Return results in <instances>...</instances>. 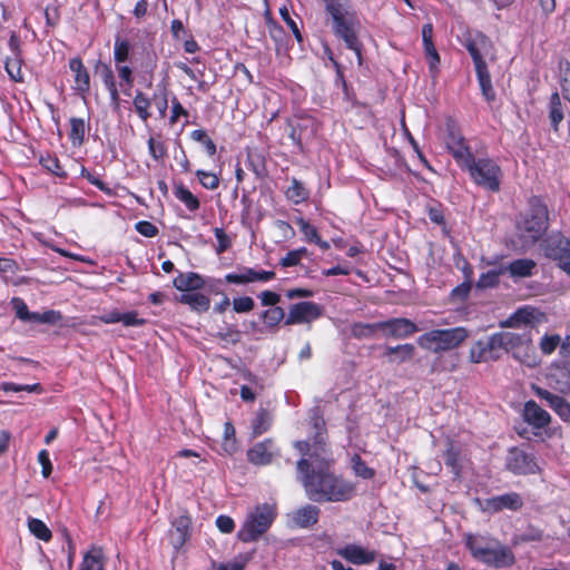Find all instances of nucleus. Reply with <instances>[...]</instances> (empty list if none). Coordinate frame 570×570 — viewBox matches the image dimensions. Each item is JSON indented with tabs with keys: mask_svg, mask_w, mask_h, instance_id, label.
Segmentation results:
<instances>
[{
	"mask_svg": "<svg viewBox=\"0 0 570 570\" xmlns=\"http://www.w3.org/2000/svg\"><path fill=\"white\" fill-rule=\"evenodd\" d=\"M444 142L458 167L466 171L471 180L479 187L498 193L501 189L503 170L491 157L475 158L459 125L453 119L445 122Z\"/></svg>",
	"mask_w": 570,
	"mask_h": 570,
	"instance_id": "1",
	"label": "nucleus"
},
{
	"mask_svg": "<svg viewBox=\"0 0 570 570\" xmlns=\"http://www.w3.org/2000/svg\"><path fill=\"white\" fill-rule=\"evenodd\" d=\"M332 459L324 458L320 463L302 458L296 463L306 497L314 502H346L355 495L352 482L333 472Z\"/></svg>",
	"mask_w": 570,
	"mask_h": 570,
	"instance_id": "2",
	"label": "nucleus"
},
{
	"mask_svg": "<svg viewBox=\"0 0 570 570\" xmlns=\"http://www.w3.org/2000/svg\"><path fill=\"white\" fill-rule=\"evenodd\" d=\"M112 57L119 78L118 88L126 96L131 95L135 83V69L150 78L157 69L158 57L151 47L142 45L138 48L132 46L129 39L121 36L115 38Z\"/></svg>",
	"mask_w": 570,
	"mask_h": 570,
	"instance_id": "3",
	"label": "nucleus"
},
{
	"mask_svg": "<svg viewBox=\"0 0 570 570\" xmlns=\"http://www.w3.org/2000/svg\"><path fill=\"white\" fill-rule=\"evenodd\" d=\"M324 6L325 22L333 36L352 50L362 63L363 42L360 39L362 22L351 0H321Z\"/></svg>",
	"mask_w": 570,
	"mask_h": 570,
	"instance_id": "4",
	"label": "nucleus"
},
{
	"mask_svg": "<svg viewBox=\"0 0 570 570\" xmlns=\"http://www.w3.org/2000/svg\"><path fill=\"white\" fill-rule=\"evenodd\" d=\"M463 542L472 559L488 567L502 569L515 562L511 548L489 533H464Z\"/></svg>",
	"mask_w": 570,
	"mask_h": 570,
	"instance_id": "5",
	"label": "nucleus"
},
{
	"mask_svg": "<svg viewBox=\"0 0 570 570\" xmlns=\"http://www.w3.org/2000/svg\"><path fill=\"white\" fill-rule=\"evenodd\" d=\"M549 227V210L546 203L539 198L530 199L529 209L520 215L515 224V238L521 249L534 246Z\"/></svg>",
	"mask_w": 570,
	"mask_h": 570,
	"instance_id": "6",
	"label": "nucleus"
},
{
	"mask_svg": "<svg viewBox=\"0 0 570 570\" xmlns=\"http://www.w3.org/2000/svg\"><path fill=\"white\" fill-rule=\"evenodd\" d=\"M469 337V331L463 326L443 330H431L417 337V345L433 353L458 348Z\"/></svg>",
	"mask_w": 570,
	"mask_h": 570,
	"instance_id": "7",
	"label": "nucleus"
},
{
	"mask_svg": "<svg viewBox=\"0 0 570 570\" xmlns=\"http://www.w3.org/2000/svg\"><path fill=\"white\" fill-rule=\"evenodd\" d=\"M274 509L264 503L257 505L253 512H250L238 531V539L242 542H254L259 539L272 525L275 519Z\"/></svg>",
	"mask_w": 570,
	"mask_h": 570,
	"instance_id": "8",
	"label": "nucleus"
},
{
	"mask_svg": "<svg viewBox=\"0 0 570 570\" xmlns=\"http://www.w3.org/2000/svg\"><path fill=\"white\" fill-rule=\"evenodd\" d=\"M521 416L523 421L531 426V431L525 426H515V432L520 438L528 441L531 440V435L541 438L542 431L548 428L552 421L550 413L533 400H529L524 403Z\"/></svg>",
	"mask_w": 570,
	"mask_h": 570,
	"instance_id": "9",
	"label": "nucleus"
},
{
	"mask_svg": "<svg viewBox=\"0 0 570 570\" xmlns=\"http://www.w3.org/2000/svg\"><path fill=\"white\" fill-rule=\"evenodd\" d=\"M504 466L514 475H530L540 472L535 455L520 446H512L508 450Z\"/></svg>",
	"mask_w": 570,
	"mask_h": 570,
	"instance_id": "10",
	"label": "nucleus"
},
{
	"mask_svg": "<svg viewBox=\"0 0 570 570\" xmlns=\"http://www.w3.org/2000/svg\"><path fill=\"white\" fill-rule=\"evenodd\" d=\"M294 448L303 455L307 456L312 464L320 463L324 458L331 459V451L327 445V431L313 432L311 440L296 441Z\"/></svg>",
	"mask_w": 570,
	"mask_h": 570,
	"instance_id": "11",
	"label": "nucleus"
},
{
	"mask_svg": "<svg viewBox=\"0 0 570 570\" xmlns=\"http://www.w3.org/2000/svg\"><path fill=\"white\" fill-rule=\"evenodd\" d=\"M8 47L11 55L8 56L4 60V70L11 81L22 83L24 82V75L22 72L24 59L21 50L20 38L16 32L11 33L8 41Z\"/></svg>",
	"mask_w": 570,
	"mask_h": 570,
	"instance_id": "12",
	"label": "nucleus"
},
{
	"mask_svg": "<svg viewBox=\"0 0 570 570\" xmlns=\"http://www.w3.org/2000/svg\"><path fill=\"white\" fill-rule=\"evenodd\" d=\"M501 357V347L495 334L485 340L474 342L469 351V361L473 364L498 361Z\"/></svg>",
	"mask_w": 570,
	"mask_h": 570,
	"instance_id": "13",
	"label": "nucleus"
},
{
	"mask_svg": "<svg viewBox=\"0 0 570 570\" xmlns=\"http://www.w3.org/2000/svg\"><path fill=\"white\" fill-rule=\"evenodd\" d=\"M481 511L499 513L503 510L519 511L523 507V499L518 492H509L501 495L476 500Z\"/></svg>",
	"mask_w": 570,
	"mask_h": 570,
	"instance_id": "14",
	"label": "nucleus"
},
{
	"mask_svg": "<svg viewBox=\"0 0 570 570\" xmlns=\"http://www.w3.org/2000/svg\"><path fill=\"white\" fill-rule=\"evenodd\" d=\"M444 464L453 474L455 480L461 479L464 464L470 458L463 446L452 439H448L445 450L442 453Z\"/></svg>",
	"mask_w": 570,
	"mask_h": 570,
	"instance_id": "15",
	"label": "nucleus"
},
{
	"mask_svg": "<svg viewBox=\"0 0 570 570\" xmlns=\"http://www.w3.org/2000/svg\"><path fill=\"white\" fill-rule=\"evenodd\" d=\"M322 314L323 307L320 304L312 301L299 302L289 307L284 325L311 323L320 318Z\"/></svg>",
	"mask_w": 570,
	"mask_h": 570,
	"instance_id": "16",
	"label": "nucleus"
},
{
	"mask_svg": "<svg viewBox=\"0 0 570 570\" xmlns=\"http://www.w3.org/2000/svg\"><path fill=\"white\" fill-rule=\"evenodd\" d=\"M276 277L274 271H256L252 267L240 266L238 272L228 273L224 279L228 284L245 285L249 283H266Z\"/></svg>",
	"mask_w": 570,
	"mask_h": 570,
	"instance_id": "17",
	"label": "nucleus"
},
{
	"mask_svg": "<svg viewBox=\"0 0 570 570\" xmlns=\"http://www.w3.org/2000/svg\"><path fill=\"white\" fill-rule=\"evenodd\" d=\"M69 70L73 76V92L86 99L90 92L91 78L88 68L85 66L82 59L77 56L69 59Z\"/></svg>",
	"mask_w": 570,
	"mask_h": 570,
	"instance_id": "18",
	"label": "nucleus"
},
{
	"mask_svg": "<svg viewBox=\"0 0 570 570\" xmlns=\"http://www.w3.org/2000/svg\"><path fill=\"white\" fill-rule=\"evenodd\" d=\"M546 256L558 263V266L570 275V238L559 236L548 242Z\"/></svg>",
	"mask_w": 570,
	"mask_h": 570,
	"instance_id": "19",
	"label": "nucleus"
},
{
	"mask_svg": "<svg viewBox=\"0 0 570 570\" xmlns=\"http://www.w3.org/2000/svg\"><path fill=\"white\" fill-rule=\"evenodd\" d=\"M379 327L386 337L406 338L419 332L417 325L405 317H394L379 322Z\"/></svg>",
	"mask_w": 570,
	"mask_h": 570,
	"instance_id": "20",
	"label": "nucleus"
},
{
	"mask_svg": "<svg viewBox=\"0 0 570 570\" xmlns=\"http://www.w3.org/2000/svg\"><path fill=\"white\" fill-rule=\"evenodd\" d=\"M275 441L271 438L252 445L246 452L247 461L257 466L268 465L277 454Z\"/></svg>",
	"mask_w": 570,
	"mask_h": 570,
	"instance_id": "21",
	"label": "nucleus"
},
{
	"mask_svg": "<svg viewBox=\"0 0 570 570\" xmlns=\"http://www.w3.org/2000/svg\"><path fill=\"white\" fill-rule=\"evenodd\" d=\"M549 385L563 395H570V362L562 361L550 366Z\"/></svg>",
	"mask_w": 570,
	"mask_h": 570,
	"instance_id": "22",
	"label": "nucleus"
},
{
	"mask_svg": "<svg viewBox=\"0 0 570 570\" xmlns=\"http://www.w3.org/2000/svg\"><path fill=\"white\" fill-rule=\"evenodd\" d=\"M95 72L100 77L104 87L109 94L110 101L118 106L120 101V90L116 81L115 71L109 62L97 60L94 66Z\"/></svg>",
	"mask_w": 570,
	"mask_h": 570,
	"instance_id": "23",
	"label": "nucleus"
},
{
	"mask_svg": "<svg viewBox=\"0 0 570 570\" xmlns=\"http://www.w3.org/2000/svg\"><path fill=\"white\" fill-rule=\"evenodd\" d=\"M538 397L546 401L549 407L560 417L561 421L570 423V402L562 395L554 394L542 387H534Z\"/></svg>",
	"mask_w": 570,
	"mask_h": 570,
	"instance_id": "24",
	"label": "nucleus"
},
{
	"mask_svg": "<svg viewBox=\"0 0 570 570\" xmlns=\"http://www.w3.org/2000/svg\"><path fill=\"white\" fill-rule=\"evenodd\" d=\"M171 542L175 548H181L190 537L191 518L187 511L171 522Z\"/></svg>",
	"mask_w": 570,
	"mask_h": 570,
	"instance_id": "25",
	"label": "nucleus"
},
{
	"mask_svg": "<svg viewBox=\"0 0 570 570\" xmlns=\"http://www.w3.org/2000/svg\"><path fill=\"white\" fill-rule=\"evenodd\" d=\"M490 46V39L481 32H479L475 38H470L465 41L464 47L470 53L475 69L487 66L482 51L487 50Z\"/></svg>",
	"mask_w": 570,
	"mask_h": 570,
	"instance_id": "26",
	"label": "nucleus"
},
{
	"mask_svg": "<svg viewBox=\"0 0 570 570\" xmlns=\"http://www.w3.org/2000/svg\"><path fill=\"white\" fill-rule=\"evenodd\" d=\"M340 554L353 564H370L376 558V552L367 550L357 544H347L341 551Z\"/></svg>",
	"mask_w": 570,
	"mask_h": 570,
	"instance_id": "27",
	"label": "nucleus"
},
{
	"mask_svg": "<svg viewBox=\"0 0 570 570\" xmlns=\"http://www.w3.org/2000/svg\"><path fill=\"white\" fill-rule=\"evenodd\" d=\"M321 510L313 504H305L292 514V520L297 528L308 529L318 522Z\"/></svg>",
	"mask_w": 570,
	"mask_h": 570,
	"instance_id": "28",
	"label": "nucleus"
},
{
	"mask_svg": "<svg viewBox=\"0 0 570 570\" xmlns=\"http://www.w3.org/2000/svg\"><path fill=\"white\" fill-rule=\"evenodd\" d=\"M174 287L184 293L197 292L205 286L203 276L195 272L179 273L173 281Z\"/></svg>",
	"mask_w": 570,
	"mask_h": 570,
	"instance_id": "29",
	"label": "nucleus"
},
{
	"mask_svg": "<svg viewBox=\"0 0 570 570\" xmlns=\"http://www.w3.org/2000/svg\"><path fill=\"white\" fill-rule=\"evenodd\" d=\"M106 557L104 549L99 546H92L82 558L79 570H105Z\"/></svg>",
	"mask_w": 570,
	"mask_h": 570,
	"instance_id": "30",
	"label": "nucleus"
},
{
	"mask_svg": "<svg viewBox=\"0 0 570 570\" xmlns=\"http://www.w3.org/2000/svg\"><path fill=\"white\" fill-rule=\"evenodd\" d=\"M502 267L504 273L508 272L513 278H525L533 275L537 263L531 258H518Z\"/></svg>",
	"mask_w": 570,
	"mask_h": 570,
	"instance_id": "31",
	"label": "nucleus"
},
{
	"mask_svg": "<svg viewBox=\"0 0 570 570\" xmlns=\"http://www.w3.org/2000/svg\"><path fill=\"white\" fill-rule=\"evenodd\" d=\"M494 334L501 347V351L505 352H510L531 341L530 335L527 333L520 334L513 332H498Z\"/></svg>",
	"mask_w": 570,
	"mask_h": 570,
	"instance_id": "32",
	"label": "nucleus"
},
{
	"mask_svg": "<svg viewBox=\"0 0 570 570\" xmlns=\"http://www.w3.org/2000/svg\"><path fill=\"white\" fill-rule=\"evenodd\" d=\"M286 316L283 307H268L259 313L258 318L267 332L276 333L279 324L285 322Z\"/></svg>",
	"mask_w": 570,
	"mask_h": 570,
	"instance_id": "33",
	"label": "nucleus"
},
{
	"mask_svg": "<svg viewBox=\"0 0 570 570\" xmlns=\"http://www.w3.org/2000/svg\"><path fill=\"white\" fill-rule=\"evenodd\" d=\"M422 40L430 69H434L440 63V56L433 43V26L431 23L423 24Z\"/></svg>",
	"mask_w": 570,
	"mask_h": 570,
	"instance_id": "34",
	"label": "nucleus"
},
{
	"mask_svg": "<svg viewBox=\"0 0 570 570\" xmlns=\"http://www.w3.org/2000/svg\"><path fill=\"white\" fill-rule=\"evenodd\" d=\"M178 302L188 305L193 312L198 314L206 313L210 308L209 297L199 292L183 293L178 297Z\"/></svg>",
	"mask_w": 570,
	"mask_h": 570,
	"instance_id": "35",
	"label": "nucleus"
},
{
	"mask_svg": "<svg viewBox=\"0 0 570 570\" xmlns=\"http://www.w3.org/2000/svg\"><path fill=\"white\" fill-rule=\"evenodd\" d=\"M202 68H191L186 62H176L177 69L184 72L190 80L197 82V90L206 94L210 89L212 83L207 82L205 78V65L202 63Z\"/></svg>",
	"mask_w": 570,
	"mask_h": 570,
	"instance_id": "36",
	"label": "nucleus"
},
{
	"mask_svg": "<svg viewBox=\"0 0 570 570\" xmlns=\"http://www.w3.org/2000/svg\"><path fill=\"white\" fill-rule=\"evenodd\" d=\"M70 130L68 138L73 147H81L85 142L86 132L89 130V125L82 118L71 117L69 119Z\"/></svg>",
	"mask_w": 570,
	"mask_h": 570,
	"instance_id": "37",
	"label": "nucleus"
},
{
	"mask_svg": "<svg viewBox=\"0 0 570 570\" xmlns=\"http://www.w3.org/2000/svg\"><path fill=\"white\" fill-rule=\"evenodd\" d=\"M246 161L257 179L263 180L268 176L266 157L263 153L247 151Z\"/></svg>",
	"mask_w": 570,
	"mask_h": 570,
	"instance_id": "38",
	"label": "nucleus"
},
{
	"mask_svg": "<svg viewBox=\"0 0 570 570\" xmlns=\"http://www.w3.org/2000/svg\"><path fill=\"white\" fill-rule=\"evenodd\" d=\"M384 354L392 363H403L410 361L414 356L415 347L410 343L397 346H387Z\"/></svg>",
	"mask_w": 570,
	"mask_h": 570,
	"instance_id": "39",
	"label": "nucleus"
},
{
	"mask_svg": "<svg viewBox=\"0 0 570 570\" xmlns=\"http://www.w3.org/2000/svg\"><path fill=\"white\" fill-rule=\"evenodd\" d=\"M151 100L153 98L148 97L147 94H145L141 90H136L132 105L135 108V112L138 116V118L146 122L150 117V107H151Z\"/></svg>",
	"mask_w": 570,
	"mask_h": 570,
	"instance_id": "40",
	"label": "nucleus"
},
{
	"mask_svg": "<svg viewBox=\"0 0 570 570\" xmlns=\"http://www.w3.org/2000/svg\"><path fill=\"white\" fill-rule=\"evenodd\" d=\"M564 118L562 102L558 91L551 94L549 99V119L554 131L559 130V126Z\"/></svg>",
	"mask_w": 570,
	"mask_h": 570,
	"instance_id": "41",
	"label": "nucleus"
},
{
	"mask_svg": "<svg viewBox=\"0 0 570 570\" xmlns=\"http://www.w3.org/2000/svg\"><path fill=\"white\" fill-rule=\"evenodd\" d=\"M174 195L189 212L195 213L200 208V200L183 183L175 186Z\"/></svg>",
	"mask_w": 570,
	"mask_h": 570,
	"instance_id": "42",
	"label": "nucleus"
},
{
	"mask_svg": "<svg viewBox=\"0 0 570 570\" xmlns=\"http://www.w3.org/2000/svg\"><path fill=\"white\" fill-rule=\"evenodd\" d=\"M309 194L308 188L295 177L291 179V186L285 191L286 198L295 205L306 202L309 198Z\"/></svg>",
	"mask_w": 570,
	"mask_h": 570,
	"instance_id": "43",
	"label": "nucleus"
},
{
	"mask_svg": "<svg viewBox=\"0 0 570 570\" xmlns=\"http://www.w3.org/2000/svg\"><path fill=\"white\" fill-rule=\"evenodd\" d=\"M272 416L266 409H258L252 421V436L257 438L269 430Z\"/></svg>",
	"mask_w": 570,
	"mask_h": 570,
	"instance_id": "44",
	"label": "nucleus"
},
{
	"mask_svg": "<svg viewBox=\"0 0 570 570\" xmlns=\"http://www.w3.org/2000/svg\"><path fill=\"white\" fill-rule=\"evenodd\" d=\"M476 77L479 81V86L481 88V92L487 101L492 102L495 100V92L492 87L491 76L488 70V65L475 69Z\"/></svg>",
	"mask_w": 570,
	"mask_h": 570,
	"instance_id": "45",
	"label": "nucleus"
},
{
	"mask_svg": "<svg viewBox=\"0 0 570 570\" xmlns=\"http://www.w3.org/2000/svg\"><path fill=\"white\" fill-rule=\"evenodd\" d=\"M40 165L51 173L52 175L66 179L68 177L67 171L63 169V167L60 164V160L55 154L47 153L46 155H41L39 158Z\"/></svg>",
	"mask_w": 570,
	"mask_h": 570,
	"instance_id": "46",
	"label": "nucleus"
},
{
	"mask_svg": "<svg viewBox=\"0 0 570 570\" xmlns=\"http://www.w3.org/2000/svg\"><path fill=\"white\" fill-rule=\"evenodd\" d=\"M29 531L39 540L49 542L52 539V532L48 525L40 519L29 517L27 520Z\"/></svg>",
	"mask_w": 570,
	"mask_h": 570,
	"instance_id": "47",
	"label": "nucleus"
},
{
	"mask_svg": "<svg viewBox=\"0 0 570 570\" xmlns=\"http://www.w3.org/2000/svg\"><path fill=\"white\" fill-rule=\"evenodd\" d=\"M147 145L148 153L154 160L163 161L167 156V147L160 134H158L156 137L150 136L147 140Z\"/></svg>",
	"mask_w": 570,
	"mask_h": 570,
	"instance_id": "48",
	"label": "nucleus"
},
{
	"mask_svg": "<svg viewBox=\"0 0 570 570\" xmlns=\"http://www.w3.org/2000/svg\"><path fill=\"white\" fill-rule=\"evenodd\" d=\"M377 330H380L379 322L373 324L356 322L351 326V334L358 340L368 338L372 337Z\"/></svg>",
	"mask_w": 570,
	"mask_h": 570,
	"instance_id": "49",
	"label": "nucleus"
},
{
	"mask_svg": "<svg viewBox=\"0 0 570 570\" xmlns=\"http://www.w3.org/2000/svg\"><path fill=\"white\" fill-rule=\"evenodd\" d=\"M61 318L60 312L50 309L43 313L38 312H29L28 320L26 322L29 323H40V324H53Z\"/></svg>",
	"mask_w": 570,
	"mask_h": 570,
	"instance_id": "50",
	"label": "nucleus"
},
{
	"mask_svg": "<svg viewBox=\"0 0 570 570\" xmlns=\"http://www.w3.org/2000/svg\"><path fill=\"white\" fill-rule=\"evenodd\" d=\"M199 184L206 188V189H209V190H214L216 188H218L219 186V176L212 173V171H206V170H203V169H198L196 170L195 173Z\"/></svg>",
	"mask_w": 570,
	"mask_h": 570,
	"instance_id": "51",
	"label": "nucleus"
},
{
	"mask_svg": "<svg viewBox=\"0 0 570 570\" xmlns=\"http://www.w3.org/2000/svg\"><path fill=\"white\" fill-rule=\"evenodd\" d=\"M352 462L353 470L357 476H361L362 479L365 480H371L375 476L374 469L367 466L365 461L358 454L353 455Z\"/></svg>",
	"mask_w": 570,
	"mask_h": 570,
	"instance_id": "52",
	"label": "nucleus"
},
{
	"mask_svg": "<svg viewBox=\"0 0 570 570\" xmlns=\"http://www.w3.org/2000/svg\"><path fill=\"white\" fill-rule=\"evenodd\" d=\"M502 274H504L503 267H501L498 271L491 269V271H488L487 273H482L479 277L478 286L484 287V288L485 287H495L499 285L500 276Z\"/></svg>",
	"mask_w": 570,
	"mask_h": 570,
	"instance_id": "53",
	"label": "nucleus"
},
{
	"mask_svg": "<svg viewBox=\"0 0 570 570\" xmlns=\"http://www.w3.org/2000/svg\"><path fill=\"white\" fill-rule=\"evenodd\" d=\"M532 317V313H530L527 308H519L514 312L507 321L502 322V326L513 327L519 325L520 323H530Z\"/></svg>",
	"mask_w": 570,
	"mask_h": 570,
	"instance_id": "54",
	"label": "nucleus"
},
{
	"mask_svg": "<svg viewBox=\"0 0 570 570\" xmlns=\"http://www.w3.org/2000/svg\"><path fill=\"white\" fill-rule=\"evenodd\" d=\"M153 101L158 110L159 117L160 118L166 117V112L168 109V90H167V88L163 87V89L158 90V92H155L153 96L151 102Z\"/></svg>",
	"mask_w": 570,
	"mask_h": 570,
	"instance_id": "55",
	"label": "nucleus"
},
{
	"mask_svg": "<svg viewBox=\"0 0 570 570\" xmlns=\"http://www.w3.org/2000/svg\"><path fill=\"white\" fill-rule=\"evenodd\" d=\"M296 225L298 226L301 233L304 234L305 238L309 243H314L316 239L320 240V234L317 228L309 224L307 220H305L303 217L296 220Z\"/></svg>",
	"mask_w": 570,
	"mask_h": 570,
	"instance_id": "56",
	"label": "nucleus"
},
{
	"mask_svg": "<svg viewBox=\"0 0 570 570\" xmlns=\"http://www.w3.org/2000/svg\"><path fill=\"white\" fill-rule=\"evenodd\" d=\"M214 235L217 239L216 254L220 255L232 247V239L223 228H214Z\"/></svg>",
	"mask_w": 570,
	"mask_h": 570,
	"instance_id": "57",
	"label": "nucleus"
},
{
	"mask_svg": "<svg viewBox=\"0 0 570 570\" xmlns=\"http://www.w3.org/2000/svg\"><path fill=\"white\" fill-rule=\"evenodd\" d=\"M235 313H249L255 307V302L250 296L235 297L232 302Z\"/></svg>",
	"mask_w": 570,
	"mask_h": 570,
	"instance_id": "58",
	"label": "nucleus"
},
{
	"mask_svg": "<svg viewBox=\"0 0 570 570\" xmlns=\"http://www.w3.org/2000/svg\"><path fill=\"white\" fill-rule=\"evenodd\" d=\"M279 14L283 19V21L287 24V27L291 29V31L293 32L295 39L298 41V42H303V35L302 32L299 31L298 29V26L297 23L295 22V20L292 19L291 14H289V11L287 9L286 6H283L279 8Z\"/></svg>",
	"mask_w": 570,
	"mask_h": 570,
	"instance_id": "59",
	"label": "nucleus"
},
{
	"mask_svg": "<svg viewBox=\"0 0 570 570\" xmlns=\"http://www.w3.org/2000/svg\"><path fill=\"white\" fill-rule=\"evenodd\" d=\"M561 337L558 334L544 335L540 342V350L543 354H552L560 344Z\"/></svg>",
	"mask_w": 570,
	"mask_h": 570,
	"instance_id": "60",
	"label": "nucleus"
},
{
	"mask_svg": "<svg viewBox=\"0 0 570 570\" xmlns=\"http://www.w3.org/2000/svg\"><path fill=\"white\" fill-rule=\"evenodd\" d=\"M171 102V115L169 117V122L175 125L180 117H188V110L181 105L176 96L170 99Z\"/></svg>",
	"mask_w": 570,
	"mask_h": 570,
	"instance_id": "61",
	"label": "nucleus"
},
{
	"mask_svg": "<svg viewBox=\"0 0 570 570\" xmlns=\"http://www.w3.org/2000/svg\"><path fill=\"white\" fill-rule=\"evenodd\" d=\"M135 229L142 236L153 238L156 237L159 233L158 227L148 220H139L135 225Z\"/></svg>",
	"mask_w": 570,
	"mask_h": 570,
	"instance_id": "62",
	"label": "nucleus"
},
{
	"mask_svg": "<svg viewBox=\"0 0 570 570\" xmlns=\"http://www.w3.org/2000/svg\"><path fill=\"white\" fill-rule=\"evenodd\" d=\"M10 304L14 309L16 317L22 322H26L30 312L26 302L21 297H13L11 298Z\"/></svg>",
	"mask_w": 570,
	"mask_h": 570,
	"instance_id": "63",
	"label": "nucleus"
},
{
	"mask_svg": "<svg viewBox=\"0 0 570 570\" xmlns=\"http://www.w3.org/2000/svg\"><path fill=\"white\" fill-rule=\"evenodd\" d=\"M124 326H144L147 323V320L139 317V313L137 311H129L122 313L121 322Z\"/></svg>",
	"mask_w": 570,
	"mask_h": 570,
	"instance_id": "64",
	"label": "nucleus"
}]
</instances>
